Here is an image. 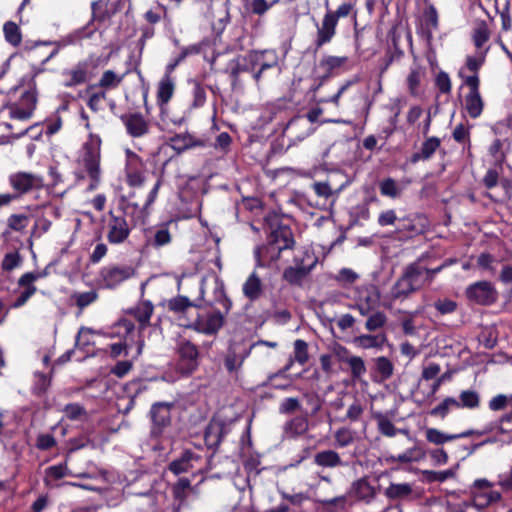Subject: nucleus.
<instances>
[{
  "label": "nucleus",
  "mask_w": 512,
  "mask_h": 512,
  "mask_svg": "<svg viewBox=\"0 0 512 512\" xmlns=\"http://www.w3.org/2000/svg\"><path fill=\"white\" fill-rule=\"evenodd\" d=\"M276 214L265 216V222L270 229L269 242L266 246L257 247L254 251L256 267H264L268 262L277 261L283 250L294 245L292 231L289 227L278 223Z\"/></svg>",
  "instance_id": "1"
},
{
  "label": "nucleus",
  "mask_w": 512,
  "mask_h": 512,
  "mask_svg": "<svg viewBox=\"0 0 512 512\" xmlns=\"http://www.w3.org/2000/svg\"><path fill=\"white\" fill-rule=\"evenodd\" d=\"M101 145V137L98 134L90 132L88 139L82 147V163L85 171L87 172V175L90 178V184L88 186V190L90 191L95 190L100 184Z\"/></svg>",
  "instance_id": "2"
},
{
  "label": "nucleus",
  "mask_w": 512,
  "mask_h": 512,
  "mask_svg": "<svg viewBox=\"0 0 512 512\" xmlns=\"http://www.w3.org/2000/svg\"><path fill=\"white\" fill-rule=\"evenodd\" d=\"M175 92V82L172 76L164 75L158 83L156 101L160 110V127L162 130L181 126L185 122L184 116H172L168 109V103Z\"/></svg>",
  "instance_id": "3"
},
{
  "label": "nucleus",
  "mask_w": 512,
  "mask_h": 512,
  "mask_svg": "<svg viewBox=\"0 0 512 512\" xmlns=\"http://www.w3.org/2000/svg\"><path fill=\"white\" fill-rule=\"evenodd\" d=\"M215 34L209 38H204L201 42L191 44L184 47L180 52V60H184L186 57L191 55H197L202 53L204 59L210 64L211 70H217L216 60L223 54L222 49V28L216 29L213 27Z\"/></svg>",
  "instance_id": "4"
},
{
  "label": "nucleus",
  "mask_w": 512,
  "mask_h": 512,
  "mask_svg": "<svg viewBox=\"0 0 512 512\" xmlns=\"http://www.w3.org/2000/svg\"><path fill=\"white\" fill-rule=\"evenodd\" d=\"M20 95L17 100L8 102V116L10 120L26 121L29 120L37 106L38 92L31 87H22L21 82L15 88Z\"/></svg>",
  "instance_id": "5"
},
{
  "label": "nucleus",
  "mask_w": 512,
  "mask_h": 512,
  "mask_svg": "<svg viewBox=\"0 0 512 512\" xmlns=\"http://www.w3.org/2000/svg\"><path fill=\"white\" fill-rule=\"evenodd\" d=\"M458 75L463 80V85L468 88L463 101L464 109L469 117L477 119L481 116L484 109V100L479 90V76L476 74L465 75L464 68L459 70Z\"/></svg>",
  "instance_id": "6"
},
{
  "label": "nucleus",
  "mask_w": 512,
  "mask_h": 512,
  "mask_svg": "<svg viewBox=\"0 0 512 512\" xmlns=\"http://www.w3.org/2000/svg\"><path fill=\"white\" fill-rule=\"evenodd\" d=\"M493 483L486 479H477L472 486V506L479 512H496L501 495L492 490Z\"/></svg>",
  "instance_id": "7"
},
{
  "label": "nucleus",
  "mask_w": 512,
  "mask_h": 512,
  "mask_svg": "<svg viewBox=\"0 0 512 512\" xmlns=\"http://www.w3.org/2000/svg\"><path fill=\"white\" fill-rule=\"evenodd\" d=\"M12 195L15 200L21 199L33 191H40L44 188V178L41 175L27 171H18L8 177Z\"/></svg>",
  "instance_id": "8"
},
{
  "label": "nucleus",
  "mask_w": 512,
  "mask_h": 512,
  "mask_svg": "<svg viewBox=\"0 0 512 512\" xmlns=\"http://www.w3.org/2000/svg\"><path fill=\"white\" fill-rule=\"evenodd\" d=\"M95 68L96 64L93 58L78 61L71 68L62 71V85L65 88H75L86 84L94 77Z\"/></svg>",
  "instance_id": "9"
},
{
  "label": "nucleus",
  "mask_w": 512,
  "mask_h": 512,
  "mask_svg": "<svg viewBox=\"0 0 512 512\" xmlns=\"http://www.w3.org/2000/svg\"><path fill=\"white\" fill-rule=\"evenodd\" d=\"M81 39V36L78 32L69 33L66 36L61 37L58 40H45V41H27L23 47L24 52L27 54V56L31 58H35V54L38 52V47L40 46H53V50L44 56L42 58V64H46L48 61L53 59L60 50L75 45L79 40Z\"/></svg>",
  "instance_id": "10"
},
{
  "label": "nucleus",
  "mask_w": 512,
  "mask_h": 512,
  "mask_svg": "<svg viewBox=\"0 0 512 512\" xmlns=\"http://www.w3.org/2000/svg\"><path fill=\"white\" fill-rule=\"evenodd\" d=\"M135 274L130 265L108 264L100 269L98 283L102 288L115 289Z\"/></svg>",
  "instance_id": "11"
},
{
  "label": "nucleus",
  "mask_w": 512,
  "mask_h": 512,
  "mask_svg": "<svg viewBox=\"0 0 512 512\" xmlns=\"http://www.w3.org/2000/svg\"><path fill=\"white\" fill-rule=\"evenodd\" d=\"M125 208L122 212L117 214L110 210L108 212L107 220V241L112 245H119L124 243L130 236L131 228L125 217Z\"/></svg>",
  "instance_id": "12"
},
{
  "label": "nucleus",
  "mask_w": 512,
  "mask_h": 512,
  "mask_svg": "<svg viewBox=\"0 0 512 512\" xmlns=\"http://www.w3.org/2000/svg\"><path fill=\"white\" fill-rule=\"evenodd\" d=\"M178 356L177 371L182 375H191L199 365L197 346L188 340L182 341L178 348Z\"/></svg>",
  "instance_id": "13"
},
{
  "label": "nucleus",
  "mask_w": 512,
  "mask_h": 512,
  "mask_svg": "<svg viewBox=\"0 0 512 512\" xmlns=\"http://www.w3.org/2000/svg\"><path fill=\"white\" fill-rule=\"evenodd\" d=\"M465 293L470 301L484 306L491 305L498 299V292L494 285L484 280L469 285Z\"/></svg>",
  "instance_id": "14"
},
{
  "label": "nucleus",
  "mask_w": 512,
  "mask_h": 512,
  "mask_svg": "<svg viewBox=\"0 0 512 512\" xmlns=\"http://www.w3.org/2000/svg\"><path fill=\"white\" fill-rule=\"evenodd\" d=\"M314 128L311 127L310 120L305 116H296L291 119L283 130V137L287 138L290 145H294L311 135Z\"/></svg>",
  "instance_id": "15"
},
{
  "label": "nucleus",
  "mask_w": 512,
  "mask_h": 512,
  "mask_svg": "<svg viewBox=\"0 0 512 512\" xmlns=\"http://www.w3.org/2000/svg\"><path fill=\"white\" fill-rule=\"evenodd\" d=\"M380 304V292L377 287L368 285L358 290V295L354 308L362 316H368Z\"/></svg>",
  "instance_id": "16"
},
{
  "label": "nucleus",
  "mask_w": 512,
  "mask_h": 512,
  "mask_svg": "<svg viewBox=\"0 0 512 512\" xmlns=\"http://www.w3.org/2000/svg\"><path fill=\"white\" fill-rule=\"evenodd\" d=\"M172 408L173 403L168 402H156L151 406L149 414L152 421L151 433L153 435L162 434L163 430L170 425Z\"/></svg>",
  "instance_id": "17"
},
{
  "label": "nucleus",
  "mask_w": 512,
  "mask_h": 512,
  "mask_svg": "<svg viewBox=\"0 0 512 512\" xmlns=\"http://www.w3.org/2000/svg\"><path fill=\"white\" fill-rule=\"evenodd\" d=\"M120 119L127 134L133 138H141L150 133V123L140 112L122 114Z\"/></svg>",
  "instance_id": "18"
},
{
  "label": "nucleus",
  "mask_w": 512,
  "mask_h": 512,
  "mask_svg": "<svg viewBox=\"0 0 512 512\" xmlns=\"http://www.w3.org/2000/svg\"><path fill=\"white\" fill-rule=\"evenodd\" d=\"M144 163L134 152H129L125 167L126 183L133 188L141 187L145 182Z\"/></svg>",
  "instance_id": "19"
},
{
  "label": "nucleus",
  "mask_w": 512,
  "mask_h": 512,
  "mask_svg": "<svg viewBox=\"0 0 512 512\" xmlns=\"http://www.w3.org/2000/svg\"><path fill=\"white\" fill-rule=\"evenodd\" d=\"M224 435V420L213 417L204 432V442L209 450H213L208 457V464L212 466L214 461V452L219 448Z\"/></svg>",
  "instance_id": "20"
},
{
  "label": "nucleus",
  "mask_w": 512,
  "mask_h": 512,
  "mask_svg": "<svg viewBox=\"0 0 512 512\" xmlns=\"http://www.w3.org/2000/svg\"><path fill=\"white\" fill-rule=\"evenodd\" d=\"M229 70L231 77L233 78V86L236 85V81L240 79L245 81L246 79H253L252 74L256 72L252 52L237 57L229 64Z\"/></svg>",
  "instance_id": "21"
},
{
  "label": "nucleus",
  "mask_w": 512,
  "mask_h": 512,
  "mask_svg": "<svg viewBox=\"0 0 512 512\" xmlns=\"http://www.w3.org/2000/svg\"><path fill=\"white\" fill-rule=\"evenodd\" d=\"M348 495L357 501L370 503L376 497L377 490L369 477L364 476L352 482Z\"/></svg>",
  "instance_id": "22"
},
{
  "label": "nucleus",
  "mask_w": 512,
  "mask_h": 512,
  "mask_svg": "<svg viewBox=\"0 0 512 512\" xmlns=\"http://www.w3.org/2000/svg\"><path fill=\"white\" fill-rule=\"evenodd\" d=\"M202 460L201 455L193 450H184L179 457L169 463L168 469L175 475L192 471Z\"/></svg>",
  "instance_id": "23"
},
{
  "label": "nucleus",
  "mask_w": 512,
  "mask_h": 512,
  "mask_svg": "<svg viewBox=\"0 0 512 512\" xmlns=\"http://www.w3.org/2000/svg\"><path fill=\"white\" fill-rule=\"evenodd\" d=\"M175 224L174 220H168L156 225L150 230L151 236L148 238V244L154 249H159L169 245L173 236L170 232V226Z\"/></svg>",
  "instance_id": "24"
},
{
  "label": "nucleus",
  "mask_w": 512,
  "mask_h": 512,
  "mask_svg": "<svg viewBox=\"0 0 512 512\" xmlns=\"http://www.w3.org/2000/svg\"><path fill=\"white\" fill-rule=\"evenodd\" d=\"M350 61L347 56H325L319 63L325 76H335L350 70Z\"/></svg>",
  "instance_id": "25"
},
{
  "label": "nucleus",
  "mask_w": 512,
  "mask_h": 512,
  "mask_svg": "<svg viewBox=\"0 0 512 512\" xmlns=\"http://www.w3.org/2000/svg\"><path fill=\"white\" fill-rule=\"evenodd\" d=\"M253 62L256 72L252 74L254 80L260 79L261 73L277 65V54L274 50L252 51Z\"/></svg>",
  "instance_id": "26"
},
{
  "label": "nucleus",
  "mask_w": 512,
  "mask_h": 512,
  "mask_svg": "<svg viewBox=\"0 0 512 512\" xmlns=\"http://www.w3.org/2000/svg\"><path fill=\"white\" fill-rule=\"evenodd\" d=\"M307 260L308 264L305 267H299L295 264L287 267L283 272V278L290 284H300L316 266L318 258L316 255H310Z\"/></svg>",
  "instance_id": "27"
},
{
  "label": "nucleus",
  "mask_w": 512,
  "mask_h": 512,
  "mask_svg": "<svg viewBox=\"0 0 512 512\" xmlns=\"http://www.w3.org/2000/svg\"><path fill=\"white\" fill-rule=\"evenodd\" d=\"M153 312L154 305L149 300L140 301L134 307L127 310V314L137 320L140 331L145 330L150 325V319Z\"/></svg>",
  "instance_id": "28"
},
{
  "label": "nucleus",
  "mask_w": 512,
  "mask_h": 512,
  "mask_svg": "<svg viewBox=\"0 0 512 512\" xmlns=\"http://www.w3.org/2000/svg\"><path fill=\"white\" fill-rule=\"evenodd\" d=\"M336 27L337 22L335 21L334 16L326 13L321 25L317 27V37L315 40L316 46L321 47L329 43L336 34Z\"/></svg>",
  "instance_id": "29"
},
{
  "label": "nucleus",
  "mask_w": 512,
  "mask_h": 512,
  "mask_svg": "<svg viewBox=\"0 0 512 512\" xmlns=\"http://www.w3.org/2000/svg\"><path fill=\"white\" fill-rule=\"evenodd\" d=\"M196 301L191 300L187 296L177 295L167 300L166 308L169 312L176 315L179 319L185 316L190 309L197 308Z\"/></svg>",
  "instance_id": "30"
},
{
  "label": "nucleus",
  "mask_w": 512,
  "mask_h": 512,
  "mask_svg": "<svg viewBox=\"0 0 512 512\" xmlns=\"http://www.w3.org/2000/svg\"><path fill=\"white\" fill-rule=\"evenodd\" d=\"M438 29V13L434 6H428L422 16L420 32L430 41L433 38L434 32Z\"/></svg>",
  "instance_id": "31"
},
{
  "label": "nucleus",
  "mask_w": 512,
  "mask_h": 512,
  "mask_svg": "<svg viewBox=\"0 0 512 512\" xmlns=\"http://www.w3.org/2000/svg\"><path fill=\"white\" fill-rule=\"evenodd\" d=\"M224 324V316L220 313L209 314L205 319H197L194 329L204 334H215Z\"/></svg>",
  "instance_id": "32"
},
{
  "label": "nucleus",
  "mask_w": 512,
  "mask_h": 512,
  "mask_svg": "<svg viewBox=\"0 0 512 512\" xmlns=\"http://www.w3.org/2000/svg\"><path fill=\"white\" fill-rule=\"evenodd\" d=\"M249 352L248 346L243 342L231 345L230 354L226 356V368L230 371L237 370Z\"/></svg>",
  "instance_id": "33"
},
{
  "label": "nucleus",
  "mask_w": 512,
  "mask_h": 512,
  "mask_svg": "<svg viewBox=\"0 0 512 512\" xmlns=\"http://www.w3.org/2000/svg\"><path fill=\"white\" fill-rule=\"evenodd\" d=\"M403 274L414 289L418 290L429 278V269L423 268L417 264H411L405 269Z\"/></svg>",
  "instance_id": "34"
},
{
  "label": "nucleus",
  "mask_w": 512,
  "mask_h": 512,
  "mask_svg": "<svg viewBox=\"0 0 512 512\" xmlns=\"http://www.w3.org/2000/svg\"><path fill=\"white\" fill-rule=\"evenodd\" d=\"M124 74L119 75L113 70H105L96 83L88 84V90L94 88H104L109 90L117 89L124 79Z\"/></svg>",
  "instance_id": "35"
},
{
  "label": "nucleus",
  "mask_w": 512,
  "mask_h": 512,
  "mask_svg": "<svg viewBox=\"0 0 512 512\" xmlns=\"http://www.w3.org/2000/svg\"><path fill=\"white\" fill-rule=\"evenodd\" d=\"M165 144L172 148L177 154H181L187 149L196 146L197 142L194 140L192 135L188 133H180L169 137Z\"/></svg>",
  "instance_id": "36"
},
{
  "label": "nucleus",
  "mask_w": 512,
  "mask_h": 512,
  "mask_svg": "<svg viewBox=\"0 0 512 512\" xmlns=\"http://www.w3.org/2000/svg\"><path fill=\"white\" fill-rule=\"evenodd\" d=\"M314 463L323 468H336L344 463L340 455L334 450H323L314 455Z\"/></svg>",
  "instance_id": "37"
},
{
  "label": "nucleus",
  "mask_w": 512,
  "mask_h": 512,
  "mask_svg": "<svg viewBox=\"0 0 512 512\" xmlns=\"http://www.w3.org/2000/svg\"><path fill=\"white\" fill-rule=\"evenodd\" d=\"M244 295L254 301L262 294V282L256 271H253L243 284Z\"/></svg>",
  "instance_id": "38"
},
{
  "label": "nucleus",
  "mask_w": 512,
  "mask_h": 512,
  "mask_svg": "<svg viewBox=\"0 0 512 512\" xmlns=\"http://www.w3.org/2000/svg\"><path fill=\"white\" fill-rule=\"evenodd\" d=\"M0 125H4L6 129L10 132V136L19 139L24 135H28L33 140H40L43 134V127L40 123H35L19 132H13V125L7 121H1Z\"/></svg>",
  "instance_id": "39"
},
{
  "label": "nucleus",
  "mask_w": 512,
  "mask_h": 512,
  "mask_svg": "<svg viewBox=\"0 0 512 512\" xmlns=\"http://www.w3.org/2000/svg\"><path fill=\"white\" fill-rule=\"evenodd\" d=\"M413 491L410 483H391L384 491V495L390 500L408 498Z\"/></svg>",
  "instance_id": "40"
},
{
  "label": "nucleus",
  "mask_w": 512,
  "mask_h": 512,
  "mask_svg": "<svg viewBox=\"0 0 512 512\" xmlns=\"http://www.w3.org/2000/svg\"><path fill=\"white\" fill-rule=\"evenodd\" d=\"M489 38L490 30L488 28L487 23L485 21L476 22L472 33V40L477 50L481 51L485 49V44L487 43Z\"/></svg>",
  "instance_id": "41"
},
{
  "label": "nucleus",
  "mask_w": 512,
  "mask_h": 512,
  "mask_svg": "<svg viewBox=\"0 0 512 512\" xmlns=\"http://www.w3.org/2000/svg\"><path fill=\"white\" fill-rule=\"evenodd\" d=\"M414 291L416 290L403 274L391 288L390 297L392 300H402Z\"/></svg>",
  "instance_id": "42"
},
{
  "label": "nucleus",
  "mask_w": 512,
  "mask_h": 512,
  "mask_svg": "<svg viewBox=\"0 0 512 512\" xmlns=\"http://www.w3.org/2000/svg\"><path fill=\"white\" fill-rule=\"evenodd\" d=\"M312 189L318 197L325 200L332 199L334 202L342 190V186L334 189L329 181H318L312 184Z\"/></svg>",
  "instance_id": "43"
},
{
  "label": "nucleus",
  "mask_w": 512,
  "mask_h": 512,
  "mask_svg": "<svg viewBox=\"0 0 512 512\" xmlns=\"http://www.w3.org/2000/svg\"><path fill=\"white\" fill-rule=\"evenodd\" d=\"M386 341L384 335L364 334L356 337L353 342L362 349L381 348Z\"/></svg>",
  "instance_id": "44"
},
{
  "label": "nucleus",
  "mask_w": 512,
  "mask_h": 512,
  "mask_svg": "<svg viewBox=\"0 0 512 512\" xmlns=\"http://www.w3.org/2000/svg\"><path fill=\"white\" fill-rule=\"evenodd\" d=\"M3 33L7 43L17 47L22 42V33L19 26L13 21H7L3 25Z\"/></svg>",
  "instance_id": "45"
},
{
  "label": "nucleus",
  "mask_w": 512,
  "mask_h": 512,
  "mask_svg": "<svg viewBox=\"0 0 512 512\" xmlns=\"http://www.w3.org/2000/svg\"><path fill=\"white\" fill-rule=\"evenodd\" d=\"M69 475L67 462H61L56 465L49 466L45 469L44 482L48 485L49 482L60 480Z\"/></svg>",
  "instance_id": "46"
},
{
  "label": "nucleus",
  "mask_w": 512,
  "mask_h": 512,
  "mask_svg": "<svg viewBox=\"0 0 512 512\" xmlns=\"http://www.w3.org/2000/svg\"><path fill=\"white\" fill-rule=\"evenodd\" d=\"M308 430V420L305 417L298 416L290 420L285 425V432L289 437H295L304 434Z\"/></svg>",
  "instance_id": "47"
},
{
  "label": "nucleus",
  "mask_w": 512,
  "mask_h": 512,
  "mask_svg": "<svg viewBox=\"0 0 512 512\" xmlns=\"http://www.w3.org/2000/svg\"><path fill=\"white\" fill-rule=\"evenodd\" d=\"M71 298L75 301V305L79 308V313H81L86 307L98 299V293L95 290L75 292L72 294Z\"/></svg>",
  "instance_id": "48"
},
{
  "label": "nucleus",
  "mask_w": 512,
  "mask_h": 512,
  "mask_svg": "<svg viewBox=\"0 0 512 512\" xmlns=\"http://www.w3.org/2000/svg\"><path fill=\"white\" fill-rule=\"evenodd\" d=\"M453 409H458V400L453 397H446L441 403L431 409L430 415L444 419Z\"/></svg>",
  "instance_id": "49"
},
{
  "label": "nucleus",
  "mask_w": 512,
  "mask_h": 512,
  "mask_svg": "<svg viewBox=\"0 0 512 512\" xmlns=\"http://www.w3.org/2000/svg\"><path fill=\"white\" fill-rule=\"evenodd\" d=\"M191 490V481L186 477L179 478L178 481L172 487V494L179 505L182 504Z\"/></svg>",
  "instance_id": "50"
},
{
  "label": "nucleus",
  "mask_w": 512,
  "mask_h": 512,
  "mask_svg": "<svg viewBox=\"0 0 512 512\" xmlns=\"http://www.w3.org/2000/svg\"><path fill=\"white\" fill-rule=\"evenodd\" d=\"M480 405L479 394L474 390H464L459 395L458 408L475 409Z\"/></svg>",
  "instance_id": "51"
},
{
  "label": "nucleus",
  "mask_w": 512,
  "mask_h": 512,
  "mask_svg": "<svg viewBox=\"0 0 512 512\" xmlns=\"http://www.w3.org/2000/svg\"><path fill=\"white\" fill-rule=\"evenodd\" d=\"M425 436L428 442L435 445H443L447 442L457 439V436H455L454 434H448L436 428H428L425 431Z\"/></svg>",
  "instance_id": "52"
},
{
  "label": "nucleus",
  "mask_w": 512,
  "mask_h": 512,
  "mask_svg": "<svg viewBox=\"0 0 512 512\" xmlns=\"http://www.w3.org/2000/svg\"><path fill=\"white\" fill-rule=\"evenodd\" d=\"M489 51V47L479 51L477 50L475 55H469L466 58L465 68L472 72L473 74L478 75V70L483 65L486 55Z\"/></svg>",
  "instance_id": "53"
},
{
  "label": "nucleus",
  "mask_w": 512,
  "mask_h": 512,
  "mask_svg": "<svg viewBox=\"0 0 512 512\" xmlns=\"http://www.w3.org/2000/svg\"><path fill=\"white\" fill-rule=\"evenodd\" d=\"M375 369L382 381L388 380L394 371L393 363L385 356L375 359Z\"/></svg>",
  "instance_id": "54"
},
{
  "label": "nucleus",
  "mask_w": 512,
  "mask_h": 512,
  "mask_svg": "<svg viewBox=\"0 0 512 512\" xmlns=\"http://www.w3.org/2000/svg\"><path fill=\"white\" fill-rule=\"evenodd\" d=\"M30 216L26 214H11L7 218V227L14 232H23L29 224Z\"/></svg>",
  "instance_id": "55"
},
{
  "label": "nucleus",
  "mask_w": 512,
  "mask_h": 512,
  "mask_svg": "<svg viewBox=\"0 0 512 512\" xmlns=\"http://www.w3.org/2000/svg\"><path fill=\"white\" fill-rule=\"evenodd\" d=\"M63 412L67 419L76 421L87 418L85 407L79 403H68L64 406Z\"/></svg>",
  "instance_id": "56"
},
{
  "label": "nucleus",
  "mask_w": 512,
  "mask_h": 512,
  "mask_svg": "<svg viewBox=\"0 0 512 512\" xmlns=\"http://www.w3.org/2000/svg\"><path fill=\"white\" fill-rule=\"evenodd\" d=\"M51 226H52V222L49 219H47L45 217H41V218L37 219L32 227L31 234L28 239L29 246L32 247V245H33V241H32L33 237L40 238L43 234H45L46 232L49 231Z\"/></svg>",
  "instance_id": "57"
},
{
  "label": "nucleus",
  "mask_w": 512,
  "mask_h": 512,
  "mask_svg": "<svg viewBox=\"0 0 512 512\" xmlns=\"http://www.w3.org/2000/svg\"><path fill=\"white\" fill-rule=\"evenodd\" d=\"M423 71L420 67H414L407 76V85L411 95L416 96L423 77Z\"/></svg>",
  "instance_id": "58"
},
{
  "label": "nucleus",
  "mask_w": 512,
  "mask_h": 512,
  "mask_svg": "<svg viewBox=\"0 0 512 512\" xmlns=\"http://www.w3.org/2000/svg\"><path fill=\"white\" fill-rule=\"evenodd\" d=\"M45 64H42V59L40 60L39 66H32L31 72L29 74L24 75L20 82L22 87H31L32 89H37V82L36 77L45 72L46 68L44 67Z\"/></svg>",
  "instance_id": "59"
},
{
  "label": "nucleus",
  "mask_w": 512,
  "mask_h": 512,
  "mask_svg": "<svg viewBox=\"0 0 512 512\" xmlns=\"http://www.w3.org/2000/svg\"><path fill=\"white\" fill-rule=\"evenodd\" d=\"M379 190L381 195L390 198H397L401 193V189L399 188L396 181L392 178H386L382 180L379 183Z\"/></svg>",
  "instance_id": "60"
},
{
  "label": "nucleus",
  "mask_w": 512,
  "mask_h": 512,
  "mask_svg": "<svg viewBox=\"0 0 512 512\" xmlns=\"http://www.w3.org/2000/svg\"><path fill=\"white\" fill-rule=\"evenodd\" d=\"M18 286L23 287L24 290L20 293V295L11 304V308H14V309L24 306L28 302V300L37 292V287L33 283L27 284V285H18Z\"/></svg>",
  "instance_id": "61"
},
{
  "label": "nucleus",
  "mask_w": 512,
  "mask_h": 512,
  "mask_svg": "<svg viewBox=\"0 0 512 512\" xmlns=\"http://www.w3.org/2000/svg\"><path fill=\"white\" fill-rule=\"evenodd\" d=\"M426 223V219L418 215L413 218L403 220V228L412 233L420 234L425 230Z\"/></svg>",
  "instance_id": "62"
},
{
  "label": "nucleus",
  "mask_w": 512,
  "mask_h": 512,
  "mask_svg": "<svg viewBox=\"0 0 512 512\" xmlns=\"http://www.w3.org/2000/svg\"><path fill=\"white\" fill-rule=\"evenodd\" d=\"M336 445L340 448L349 446L354 442L355 433L348 428H340L334 434Z\"/></svg>",
  "instance_id": "63"
},
{
  "label": "nucleus",
  "mask_w": 512,
  "mask_h": 512,
  "mask_svg": "<svg viewBox=\"0 0 512 512\" xmlns=\"http://www.w3.org/2000/svg\"><path fill=\"white\" fill-rule=\"evenodd\" d=\"M387 322V317L383 312L376 311L369 315L366 323L365 328L368 331H376L380 328H382Z\"/></svg>",
  "instance_id": "64"
}]
</instances>
